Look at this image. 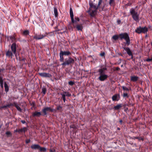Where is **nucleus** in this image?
Masks as SVG:
<instances>
[{
    "label": "nucleus",
    "mask_w": 152,
    "mask_h": 152,
    "mask_svg": "<svg viewBox=\"0 0 152 152\" xmlns=\"http://www.w3.org/2000/svg\"><path fill=\"white\" fill-rule=\"evenodd\" d=\"M99 66L100 68L98 69L96 72L98 76L97 80L100 81H104L106 80L109 77L106 74L107 68L105 64L101 65Z\"/></svg>",
    "instance_id": "obj_1"
},
{
    "label": "nucleus",
    "mask_w": 152,
    "mask_h": 152,
    "mask_svg": "<svg viewBox=\"0 0 152 152\" xmlns=\"http://www.w3.org/2000/svg\"><path fill=\"white\" fill-rule=\"evenodd\" d=\"M16 37V35L15 34L12 35L7 36V40L10 42L12 43L10 48H16L17 40Z\"/></svg>",
    "instance_id": "obj_2"
},
{
    "label": "nucleus",
    "mask_w": 152,
    "mask_h": 152,
    "mask_svg": "<svg viewBox=\"0 0 152 152\" xmlns=\"http://www.w3.org/2000/svg\"><path fill=\"white\" fill-rule=\"evenodd\" d=\"M120 40L124 39L126 41V44L128 45L130 43V40L128 34L126 33H124L119 34Z\"/></svg>",
    "instance_id": "obj_3"
},
{
    "label": "nucleus",
    "mask_w": 152,
    "mask_h": 152,
    "mask_svg": "<svg viewBox=\"0 0 152 152\" xmlns=\"http://www.w3.org/2000/svg\"><path fill=\"white\" fill-rule=\"evenodd\" d=\"M130 12L133 20L136 21H139V16L137 12L135 11L134 9L132 8L130 10Z\"/></svg>",
    "instance_id": "obj_4"
},
{
    "label": "nucleus",
    "mask_w": 152,
    "mask_h": 152,
    "mask_svg": "<svg viewBox=\"0 0 152 152\" xmlns=\"http://www.w3.org/2000/svg\"><path fill=\"white\" fill-rule=\"evenodd\" d=\"M74 62V60L71 57H68L64 59V61L61 64V65L63 67H65L67 65H69L73 64Z\"/></svg>",
    "instance_id": "obj_5"
},
{
    "label": "nucleus",
    "mask_w": 152,
    "mask_h": 152,
    "mask_svg": "<svg viewBox=\"0 0 152 152\" xmlns=\"http://www.w3.org/2000/svg\"><path fill=\"white\" fill-rule=\"evenodd\" d=\"M148 31V29L146 26L144 27L139 26L135 30V32L138 34H140L141 33L145 34L147 33Z\"/></svg>",
    "instance_id": "obj_6"
},
{
    "label": "nucleus",
    "mask_w": 152,
    "mask_h": 152,
    "mask_svg": "<svg viewBox=\"0 0 152 152\" xmlns=\"http://www.w3.org/2000/svg\"><path fill=\"white\" fill-rule=\"evenodd\" d=\"M49 34L46 32L44 35L40 34L39 35L35 34L33 37L34 38L37 40H39L43 39L45 37Z\"/></svg>",
    "instance_id": "obj_7"
},
{
    "label": "nucleus",
    "mask_w": 152,
    "mask_h": 152,
    "mask_svg": "<svg viewBox=\"0 0 152 152\" xmlns=\"http://www.w3.org/2000/svg\"><path fill=\"white\" fill-rule=\"evenodd\" d=\"M39 74L40 76L43 77L50 78L52 77L51 74L46 72L39 73Z\"/></svg>",
    "instance_id": "obj_8"
},
{
    "label": "nucleus",
    "mask_w": 152,
    "mask_h": 152,
    "mask_svg": "<svg viewBox=\"0 0 152 152\" xmlns=\"http://www.w3.org/2000/svg\"><path fill=\"white\" fill-rule=\"evenodd\" d=\"M48 111H50V107H44L42 110L43 116L46 115L48 114L47 112Z\"/></svg>",
    "instance_id": "obj_9"
},
{
    "label": "nucleus",
    "mask_w": 152,
    "mask_h": 152,
    "mask_svg": "<svg viewBox=\"0 0 152 152\" xmlns=\"http://www.w3.org/2000/svg\"><path fill=\"white\" fill-rule=\"evenodd\" d=\"M96 10H92V9H89L88 10V12L90 15L91 17H94L96 15Z\"/></svg>",
    "instance_id": "obj_10"
},
{
    "label": "nucleus",
    "mask_w": 152,
    "mask_h": 152,
    "mask_svg": "<svg viewBox=\"0 0 152 152\" xmlns=\"http://www.w3.org/2000/svg\"><path fill=\"white\" fill-rule=\"evenodd\" d=\"M89 9H91L92 8L94 9V10H97L99 9V8H97V6L94 5L93 4V2L92 1H90L89 2Z\"/></svg>",
    "instance_id": "obj_11"
},
{
    "label": "nucleus",
    "mask_w": 152,
    "mask_h": 152,
    "mask_svg": "<svg viewBox=\"0 0 152 152\" xmlns=\"http://www.w3.org/2000/svg\"><path fill=\"white\" fill-rule=\"evenodd\" d=\"M69 11L70 17L71 20V23H75V21L74 20V14L72 9V8H70Z\"/></svg>",
    "instance_id": "obj_12"
},
{
    "label": "nucleus",
    "mask_w": 152,
    "mask_h": 152,
    "mask_svg": "<svg viewBox=\"0 0 152 152\" xmlns=\"http://www.w3.org/2000/svg\"><path fill=\"white\" fill-rule=\"evenodd\" d=\"M119 94H116L113 95L112 97V99L113 101H118L120 99Z\"/></svg>",
    "instance_id": "obj_13"
},
{
    "label": "nucleus",
    "mask_w": 152,
    "mask_h": 152,
    "mask_svg": "<svg viewBox=\"0 0 152 152\" xmlns=\"http://www.w3.org/2000/svg\"><path fill=\"white\" fill-rule=\"evenodd\" d=\"M72 23V25L73 26L74 28H76L78 31H82L83 26L81 25L77 24V25H75V23Z\"/></svg>",
    "instance_id": "obj_14"
},
{
    "label": "nucleus",
    "mask_w": 152,
    "mask_h": 152,
    "mask_svg": "<svg viewBox=\"0 0 152 152\" xmlns=\"http://www.w3.org/2000/svg\"><path fill=\"white\" fill-rule=\"evenodd\" d=\"M124 50L127 53L128 55L130 56H131V58H133V55L132 51L130 50V48H123Z\"/></svg>",
    "instance_id": "obj_15"
},
{
    "label": "nucleus",
    "mask_w": 152,
    "mask_h": 152,
    "mask_svg": "<svg viewBox=\"0 0 152 152\" xmlns=\"http://www.w3.org/2000/svg\"><path fill=\"white\" fill-rule=\"evenodd\" d=\"M41 115H42V114L40 112L35 111L32 114V116L33 117H39Z\"/></svg>",
    "instance_id": "obj_16"
},
{
    "label": "nucleus",
    "mask_w": 152,
    "mask_h": 152,
    "mask_svg": "<svg viewBox=\"0 0 152 152\" xmlns=\"http://www.w3.org/2000/svg\"><path fill=\"white\" fill-rule=\"evenodd\" d=\"M40 146L38 144H33L31 146V148L33 149H39Z\"/></svg>",
    "instance_id": "obj_17"
},
{
    "label": "nucleus",
    "mask_w": 152,
    "mask_h": 152,
    "mask_svg": "<svg viewBox=\"0 0 152 152\" xmlns=\"http://www.w3.org/2000/svg\"><path fill=\"white\" fill-rule=\"evenodd\" d=\"M60 53L63 55L64 56H69L71 54L70 52L69 51H62L61 50Z\"/></svg>",
    "instance_id": "obj_18"
},
{
    "label": "nucleus",
    "mask_w": 152,
    "mask_h": 152,
    "mask_svg": "<svg viewBox=\"0 0 152 152\" xmlns=\"http://www.w3.org/2000/svg\"><path fill=\"white\" fill-rule=\"evenodd\" d=\"M56 111H58L59 112H61L63 111V107L61 106L60 105H56Z\"/></svg>",
    "instance_id": "obj_19"
},
{
    "label": "nucleus",
    "mask_w": 152,
    "mask_h": 152,
    "mask_svg": "<svg viewBox=\"0 0 152 152\" xmlns=\"http://www.w3.org/2000/svg\"><path fill=\"white\" fill-rule=\"evenodd\" d=\"M14 106L15 107L17 110L20 112L22 111V109L18 106V104L16 102H14Z\"/></svg>",
    "instance_id": "obj_20"
},
{
    "label": "nucleus",
    "mask_w": 152,
    "mask_h": 152,
    "mask_svg": "<svg viewBox=\"0 0 152 152\" xmlns=\"http://www.w3.org/2000/svg\"><path fill=\"white\" fill-rule=\"evenodd\" d=\"M122 106V104H118L116 106H114L113 109L115 110H119Z\"/></svg>",
    "instance_id": "obj_21"
},
{
    "label": "nucleus",
    "mask_w": 152,
    "mask_h": 152,
    "mask_svg": "<svg viewBox=\"0 0 152 152\" xmlns=\"http://www.w3.org/2000/svg\"><path fill=\"white\" fill-rule=\"evenodd\" d=\"M139 78L138 77L135 76H132L131 77V81L133 82L137 81Z\"/></svg>",
    "instance_id": "obj_22"
},
{
    "label": "nucleus",
    "mask_w": 152,
    "mask_h": 152,
    "mask_svg": "<svg viewBox=\"0 0 152 152\" xmlns=\"http://www.w3.org/2000/svg\"><path fill=\"white\" fill-rule=\"evenodd\" d=\"M4 87L5 89V91L6 93H7L9 90V86L8 85L6 82H4Z\"/></svg>",
    "instance_id": "obj_23"
},
{
    "label": "nucleus",
    "mask_w": 152,
    "mask_h": 152,
    "mask_svg": "<svg viewBox=\"0 0 152 152\" xmlns=\"http://www.w3.org/2000/svg\"><path fill=\"white\" fill-rule=\"evenodd\" d=\"M109 4L110 6L114 7L115 5V0H109Z\"/></svg>",
    "instance_id": "obj_24"
},
{
    "label": "nucleus",
    "mask_w": 152,
    "mask_h": 152,
    "mask_svg": "<svg viewBox=\"0 0 152 152\" xmlns=\"http://www.w3.org/2000/svg\"><path fill=\"white\" fill-rule=\"evenodd\" d=\"M119 38V34L118 35H115L113 36L112 37V39L115 41H116Z\"/></svg>",
    "instance_id": "obj_25"
},
{
    "label": "nucleus",
    "mask_w": 152,
    "mask_h": 152,
    "mask_svg": "<svg viewBox=\"0 0 152 152\" xmlns=\"http://www.w3.org/2000/svg\"><path fill=\"white\" fill-rule=\"evenodd\" d=\"M54 15L55 17H57L58 16V13L57 9L56 7H54Z\"/></svg>",
    "instance_id": "obj_26"
},
{
    "label": "nucleus",
    "mask_w": 152,
    "mask_h": 152,
    "mask_svg": "<svg viewBox=\"0 0 152 152\" xmlns=\"http://www.w3.org/2000/svg\"><path fill=\"white\" fill-rule=\"evenodd\" d=\"M12 53L11 51H9V50L7 51L6 53V55L9 57L12 56Z\"/></svg>",
    "instance_id": "obj_27"
},
{
    "label": "nucleus",
    "mask_w": 152,
    "mask_h": 152,
    "mask_svg": "<svg viewBox=\"0 0 152 152\" xmlns=\"http://www.w3.org/2000/svg\"><path fill=\"white\" fill-rule=\"evenodd\" d=\"M60 95L62 96V98L63 99V101L64 102H65L66 101V96L62 93H60Z\"/></svg>",
    "instance_id": "obj_28"
},
{
    "label": "nucleus",
    "mask_w": 152,
    "mask_h": 152,
    "mask_svg": "<svg viewBox=\"0 0 152 152\" xmlns=\"http://www.w3.org/2000/svg\"><path fill=\"white\" fill-rule=\"evenodd\" d=\"M29 31L28 30L24 31L23 32V34L25 36H27L29 34Z\"/></svg>",
    "instance_id": "obj_29"
},
{
    "label": "nucleus",
    "mask_w": 152,
    "mask_h": 152,
    "mask_svg": "<svg viewBox=\"0 0 152 152\" xmlns=\"http://www.w3.org/2000/svg\"><path fill=\"white\" fill-rule=\"evenodd\" d=\"M26 129V127H23V128L21 129H18V132L20 133V132H25L26 131L25 129Z\"/></svg>",
    "instance_id": "obj_30"
},
{
    "label": "nucleus",
    "mask_w": 152,
    "mask_h": 152,
    "mask_svg": "<svg viewBox=\"0 0 152 152\" xmlns=\"http://www.w3.org/2000/svg\"><path fill=\"white\" fill-rule=\"evenodd\" d=\"M60 61L61 62H64V58L63 57V55L61 54L60 53Z\"/></svg>",
    "instance_id": "obj_31"
},
{
    "label": "nucleus",
    "mask_w": 152,
    "mask_h": 152,
    "mask_svg": "<svg viewBox=\"0 0 152 152\" xmlns=\"http://www.w3.org/2000/svg\"><path fill=\"white\" fill-rule=\"evenodd\" d=\"M103 0H99L98 4L97 5V8H99V9L101 8V5L102 2Z\"/></svg>",
    "instance_id": "obj_32"
},
{
    "label": "nucleus",
    "mask_w": 152,
    "mask_h": 152,
    "mask_svg": "<svg viewBox=\"0 0 152 152\" xmlns=\"http://www.w3.org/2000/svg\"><path fill=\"white\" fill-rule=\"evenodd\" d=\"M62 93L64 94L66 96L68 97H69L71 96V94L68 92L64 91L63 92H62Z\"/></svg>",
    "instance_id": "obj_33"
},
{
    "label": "nucleus",
    "mask_w": 152,
    "mask_h": 152,
    "mask_svg": "<svg viewBox=\"0 0 152 152\" xmlns=\"http://www.w3.org/2000/svg\"><path fill=\"white\" fill-rule=\"evenodd\" d=\"M39 150L40 151H42L43 152H45L46 151V148L45 147H41L40 146L39 148Z\"/></svg>",
    "instance_id": "obj_34"
},
{
    "label": "nucleus",
    "mask_w": 152,
    "mask_h": 152,
    "mask_svg": "<svg viewBox=\"0 0 152 152\" xmlns=\"http://www.w3.org/2000/svg\"><path fill=\"white\" fill-rule=\"evenodd\" d=\"M14 54L15 55V56H17V53H16V48H11Z\"/></svg>",
    "instance_id": "obj_35"
},
{
    "label": "nucleus",
    "mask_w": 152,
    "mask_h": 152,
    "mask_svg": "<svg viewBox=\"0 0 152 152\" xmlns=\"http://www.w3.org/2000/svg\"><path fill=\"white\" fill-rule=\"evenodd\" d=\"M42 92L44 95H45L46 91V88L45 87H43L42 88Z\"/></svg>",
    "instance_id": "obj_36"
},
{
    "label": "nucleus",
    "mask_w": 152,
    "mask_h": 152,
    "mask_svg": "<svg viewBox=\"0 0 152 152\" xmlns=\"http://www.w3.org/2000/svg\"><path fill=\"white\" fill-rule=\"evenodd\" d=\"M5 134L7 135L8 137H9L12 136V134L10 131H7Z\"/></svg>",
    "instance_id": "obj_37"
},
{
    "label": "nucleus",
    "mask_w": 152,
    "mask_h": 152,
    "mask_svg": "<svg viewBox=\"0 0 152 152\" xmlns=\"http://www.w3.org/2000/svg\"><path fill=\"white\" fill-rule=\"evenodd\" d=\"M134 139H137L139 141L142 140V141H143L144 140V139L141 137H134Z\"/></svg>",
    "instance_id": "obj_38"
},
{
    "label": "nucleus",
    "mask_w": 152,
    "mask_h": 152,
    "mask_svg": "<svg viewBox=\"0 0 152 152\" xmlns=\"http://www.w3.org/2000/svg\"><path fill=\"white\" fill-rule=\"evenodd\" d=\"M75 20H74L75 21V24H76L77 22H78L80 20V19L78 17H75Z\"/></svg>",
    "instance_id": "obj_39"
},
{
    "label": "nucleus",
    "mask_w": 152,
    "mask_h": 152,
    "mask_svg": "<svg viewBox=\"0 0 152 152\" xmlns=\"http://www.w3.org/2000/svg\"><path fill=\"white\" fill-rule=\"evenodd\" d=\"M68 84L70 86H72L75 84V82L74 81H70L68 82Z\"/></svg>",
    "instance_id": "obj_40"
},
{
    "label": "nucleus",
    "mask_w": 152,
    "mask_h": 152,
    "mask_svg": "<svg viewBox=\"0 0 152 152\" xmlns=\"http://www.w3.org/2000/svg\"><path fill=\"white\" fill-rule=\"evenodd\" d=\"M122 88L124 90V91H129V90L128 89V88L126 87L125 86H122Z\"/></svg>",
    "instance_id": "obj_41"
},
{
    "label": "nucleus",
    "mask_w": 152,
    "mask_h": 152,
    "mask_svg": "<svg viewBox=\"0 0 152 152\" xmlns=\"http://www.w3.org/2000/svg\"><path fill=\"white\" fill-rule=\"evenodd\" d=\"M69 29V30H73V27L72 26V25L71 24H70L68 26Z\"/></svg>",
    "instance_id": "obj_42"
},
{
    "label": "nucleus",
    "mask_w": 152,
    "mask_h": 152,
    "mask_svg": "<svg viewBox=\"0 0 152 152\" xmlns=\"http://www.w3.org/2000/svg\"><path fill=\"white\" fill-rule=\"evenodd\" d=\"M0 86L2 88H3L4 87V81H1L0 82Z\"/></svg>",
    "instance_id": "obj_43"
},
{
    "label": "nucleus",
    "mask_w": 152,
    "mask_h": 152,
    "mask_svg": "<svg viewBox=\"0 0 152 152\" xmlns=\"http://www.w3.org/2000/svg\"><path fill=\"white\" fill-rule=\"evenodd\" d=\"M56 109H53L51 108L50 107V112H56Z\"/></svg>",
    "instance_id": "obj_44"
},
{
    "label": "nucleus",
    "mask_w": 152,
    "mask_h": 152,
    "mask_svg": "<svg viewBox=\"0 0 152 152\" xmlns=\"http://www.w3.org/2000/svg\"><path fill=\"white\" fill-rule=\"evenodd\" d=\"M100 56L103 57L105 55V53L104 52H102L100 54Z\"/></svg>",
    "instance_id": "obj_45"
},
{
    "label": "nucleus",
    "mask_w": 152,
    "mask_h": 152,
    "mask_svg": "<svg viewBox=\"0 0 152 152\" xmlns=\"http://www.w3.org/2000/svg\"><path fill=\"white\" fill-rule=\"evenodd\" d=\"M123 96L124 97H128V94L126 93H124L123 94Z\"/></svg>",
    "instance_id": "obj_46"
},
{
    "label": "nucleus",
    "mask_w": 152,
    "mask_h": 152,
    "mask_svg": "<svg viewBox=\"0 0 152 152\" xmlns=\"http://www.w3.org/2000/svg\"><path fill=\"white\" fill-rule=\"evenodd\" d=\"M105 4H104L103 6L102 7V10H99L100 11H103V10H104V7H105Z\"/></svg>",
    "instance_id": "obj_47"
},
{
    "label": "nucleus",
    "mask_w": 152,
    "mask_h": 152,
    "mask_svg": "<svg viewBox=\"0 0 152 152\" xmlns=\"http://www.w3.org/2000/svg\"><path fill=\"white\" fill-rule=\"evenodd\" d=\"M144 61H148V62H150V61H151V58L150 59V58H147L146 59L144 60Z\"/></svg>",
    "instance_id": "obj_48"
},
{
    "label": "nucleus",
    "mask_w": 152,
    "mask_h": 152,
    "mask_svg": "<svg viewBox=\"0 0 152 152\" xmlns=\"http://www.w3.org/2000/svg\"><path fill=\"white\" fill-rule=\"evenodd\" d=\"M30 142V139H27L26 140V144H28Z\"/></svg>",
    "instance_id": "obj_49"
},
{
    "label": "nucleus",
    "mask_w": 152,
    "mask_h": 152,
    "mask_svg": "<svg viewBox=\"0 0 152 152\" xmlns=\"http://www.w3.org/2000/svg\"><path fill=\"white\" fill-rule=\"evenodd\" d=\"M4 81V79H3V77L2 76H0V82Z\"/></svg>",
    "instance_id": "obj_50"
},
{
    "label": "nucleus",
    "mask_w": 152,
    "mask_h": 152,
    "mask_svg": "<svg viewBox=\"0 0 152 152\" xmlns=\"http://www.w3.org/2000/svg\"><path fill=\"white\" fill-rule=\"evenodd\" d=\"M56 151L54 149H50V152H55Z\"/></svg>",
    "instance_id": "obj_51"
},
{
    "label": "nucleus",
    "mask_w": 152,
    "mask_h": 152,
    "mask_svg": "<svg viewBox=\"0 0 152 152\" xmlns=\"http://www.w3.org/2000/svg\"><path fill=\"white\" fill-rule=\"evenodd\" d=\"M2 34L0 33V42H1L2 41Z\"/></svg>",
    "instance_id": "obj_52"
},
{
    "label": "nucleus",
    "mask_w": 152,
    "mask_h": 152,
    "mask_svg": "<svg viewBox=\"0 0 152 152\" xmlns=\"http://www.w3.org/2000/svg\"><path fill=\"white\" fill-rule=\"evenodd\" d=\"M1 108H7V106H6V105H4V106H1Z\"/></svg>",
    "instance_id": "obj_53"
},
{
    "label": "nucleus",
    "mask_w": 152,
    "mask_h": 152,
    "mask_svg": "<svg viewBox=\"0 0 152 152\" xmlns=\"http://www.w3.org/2000/svg\"><path fill=\"white\" fill-rule=\"evenodd\" d=\"M119 122L120 123V124L121 125L122 124V122H123V121L122 120H121V119H120L119 121Z\"/></svg>",
    "instance_id": "obj_54"
},
{
    "label": "nucleus",
    "mask_w": 152,
    "mask_h": 152,
    "mask_svg": "<svg viewBox=\"0 0 152 152\" xmlns=\"http://www.w3.org/2000/svg\"><path fill=\"white\" fill-rule=\"evenodd\" d=\"M21 122L23 124H25L26 123V122L25 120H21Z\"/></svg>",
    "instance_id": "obj_55"
},
{
    "label": "nucleus",
    "mask_w": 152,
    "mask_h": 152,
    "mask_svg": "<svg viewBox=\"0 0 152 152\" xmlns=\"http://www.w3.org/2000/svg\"><path fill=\"white\" fill-rule=\"evenodd\" d=\"M5 69H0V72H3L4 71Z\"/></svg>",
    "instance_id": "obj_56"
},
{
    "label": "nucleus",
    "mask_w": 152,
    "mask_h": 152,
    "mask_svg": "<svg viewBox=\"0 0 152 152\" xmlns=\"http://www.w3.org/2000/svg\"><path fill=\"white\" fill-rule=\"evenodd\" d=\"M121 22V21L120 20H117V22L118 24H120Z\"/></svg>",
    "instance_id": "obj_57"
},
{
    "label": "nucleus",
    "mask_w": 152,
    "mask_h": 152,
    "mask_svg": "<svg viewBox=\"0 0 152 152\" xmlns=\"http://www.w3.org/2000/svg\"><path fill=\"white\" fill-rule=\"evenodd\" d=\"M120 69V68L118 67H117L116 68V70L118 71Z\"/></svg>",
    "instance_id": "obj_58"
},
{
    "label": "nucleus",
    "mask_w": 152,
    "mask_h": 152,
    "mask_svg": "<svg viewBox=\"0 0 152 152\" xmlns=\"http://www.w3.org/2000/svg\"><path fill=\"white\" fill-rule=\"evenodd\" d=\"M10 106H14V103L13 104L10 103Z\"/></svg>",
    "instance_id": "obj_59"
},
{
    "label": "nucleus",
    "mask_w": 152,
    "mask_h": 152,
    "mask_svg": "<svg viewBox=\"0 0 152 152\" xmlns=\"http://www.w3.org/2000/svg\"><path fill=\"white\" fill-rule=\"evenodd\" d=\"M7 107H10V104L6 105Z\"/></svg>",
    "instance_id": "obj_60"
},
{
    "label": "nucleus",
    "mask_w": 152,
    "mask_h": 152,
    "mask_svg": "<svg viewBox=\"0 0 152 152\" xmlns=\"http://www.w3.org/2000/svg\"><path fill=\"white\" fill-rule=\"evenodd\" d=\"M14 132H18V129H16L14 130Z\"/></svg>",
    "instance_id": "obj_61"
},
{
    "label": "nucleus",
    "mask_w": 152,
    "mask_h": 152,
    "mask_svg": "<svg viewBox=\"0 0 152 152\" xmlns=\"http://www.w3.org/2000/svg\"><path fill=\"white\" fill-rule=\"evenodd\" d=\"M21 61H25V59L24 58H23L22 59H21Z\"/></svg>",
    "instance_id": "obj_62"
},
{
    "label": "nucleus",
    "mask_w": 152,
    "mask_h": 152,
    "mask_svg": "<svg viewBox=\"0 0 152 152\" xmlns=\"http://www.w3.org/2000/svg\"><path fill=\"white\" fill-rule=\"evenodd\" d=\"M128 110V108L127 107L125 109V111H126L127 110Z\"/></svg>",
    "instance_id": "obj_63"
},
{
    "label": "nucleus",
    "mask_w": 152,
    "mask_h": 152,
    "mask_svg": "<svg viewBox=\"0 0 152 152\" xmlns=\"http://www.w3.org/2000/svg\"><path fill=\"white\" fill-rule=\"evenodd\" d=\"M0 76H2L3 77V76H4V74H0Z\"/></svg>",
    "instance_id": "obj_64"
}]
</instances>
